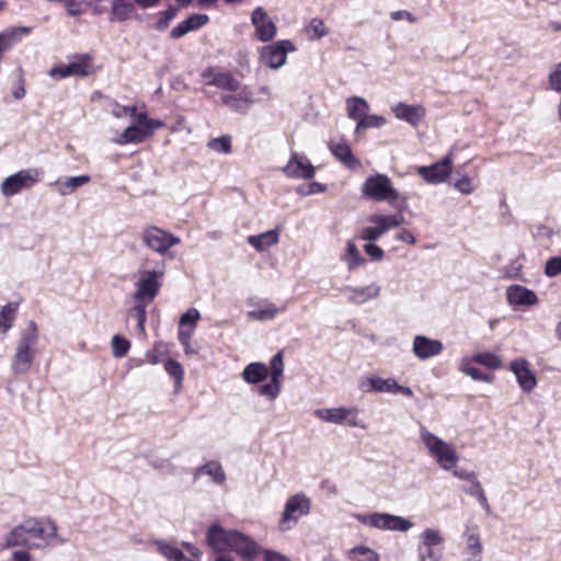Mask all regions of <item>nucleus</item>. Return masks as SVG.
Returning a JSON list of instances; mask_svg holds the SVG:
<instances>
[{
  "instance_id": "f257e3e1",
  "label": "nucleus",
  "mask_w": 561,
  "mask_h": 561,
  "mask_svg": "<svg viewBox=\"0 0 561 561\" xmlns=\"http://www.w3.org/2000/svg\"><path fill=\"white\" fill-rule=\"evenodd\" d=\"M57 536V526L49 518L30 517L12 528L5 536V548L24 547L28 550L41 549Z\"/></svg>"
},
{
  "instance_id": "f03ea898",
  "label": "nucleus",
  "mask_w": 561,
  "mask_h": 561,
  "mask_svg": "<svg viewBox=\"0 0 561 561\" xmlns=\"http://www.w3.org/2000/svg\"><path fill=\"white\" fill-rule=\"evenodd\" d=\"M271 379L267 383L260 386L257 392L260 396L270 401H274L282 391V382L284 380V354L278 351L270 360V365L253 362L248 364L241 376L243 380L250 385H259L263 382L267 376Z\"/></svg>"
},
{
  "instance_id": "7ed1b4c3",
  "label": "nucleus",
  "mask_w": 561,
  "mask_h": 561,
  "mask_svg": "<svg viewBox=\"0 0 561 561\" xmlns=\"http://www.w3.org/2000/svg\"><path fill=\"white\" fill-rule=\"evenodd\" d=\"M362 194L374 202H387L392 206L398 203L407 204L408 197L402 195L394 186L391 179L385 173L369 175L362 185Z\"/></svg>"
},
{
  "instance_id": "20e7f679",
  "label": "nucleus",
  "mask_w": 561,
  "mask_h": 561,
  "mask_svg": "<svg viewBox=\"0 0 561 561\" xmlns=\"http://www.w3.org/2000/svg\"><path fill=\"white\" fill-rule=\"evenodd\" d=\"M38 328L35 321H30L27 328L21 333L11 368L15 375L26 374L35 359L38 343Z\"/></svg>"
},
{
  "instance_id": "39448f33",
  "label": "nucleus",
  "mask_w": 561,
  "mask_h": 561,
  "mask_svg": "<svg viewBox=\"0 0 561 561\" xmlns=\"http://www.w3.org/2000/svg\"><path fill=\"white\" fill-rule=\"evenodd\" d=\"M165 123L161 119L148 116L147 105L140 104V111L134 118V124L128 126L116 139L118 145L134 144L138 145L146 139L151 138L156 130L163 128Z\"/></svg>"
},
{
  "instance_id": "423d86ee",
  "label": "nucleus",
  "mask_w": 561,
  "mask_h": 561,
  "mask_svg": "<svg viewBox=\"0 0 561 561\" xmlns=\"http://www.w3.org/2000/svg\"><path fill=\"white\" fill-rule=\"evenodd\" d=\"M421 439L440 468L450 470L456 467L458 456L453 445L444 442L425 427L421 430Z\"/></svg>"
},
{
  "instance_id": "0eeeda50",
  "label": "nucleus",
  "mask_w": 561,
  "mask_h": 561,
  "mask_svg": "<svg viewBox=\"0 0 561 561\" xmlns=\"http://www.w3.org/2000/svg\"><path fill=\"white\" fill-rule=\"evenodd\" d=\"M94 72L92 55L79 54L73 57L71 62L53 67L49 70V76L55 80H61L68 77H88Z\"/></svg>"
},
{
  "instance_id": "6e6552de",
  "label": "nucleus",
  "mask_w": 561,
  "mask_h": 561,
  "mask_svg": "<svg viewBox=\"0 0 561 561\" xmlns=\"http://www.w3.org/2000/svg\"><path fill=\"white\" fill-rule=\"evenodd\" d=\"M357 520L368 527L392 530V531H408L413 527V523L401 517L388 513H370L357 515Z\"/></svg>"
},
{
  "instance_id": "1a4fd4ad",
  "label": "nucleus",
  "mask_w": 561,
  "mask_h": 561,
  "mask_svg": "<svg viewBox=\"0 0 561 561\" xmlns=\"http://www.w3.org/2000/svg\"><path fill=\"white\" fill-rule=\"evenodd\" d=\"M163 275L162 271H140L139 279L136 283V291L134 293L135 301L151 304L160 293Z\"/></svg>"
},
{
  "instance_id": "9d476101",
  "label": "nucleus",
  "mask_w": 561,
  "mask_h": 561,
  "mask_svg": "<svg viewBox=\"0 0 561 561\" xmlns=\"http://www.w3.org/2000/svg\"><path fill=\"white\" fill-rule=\"evenodd\" d=\"M368 221L374 226L364 228L360 231L359 239L364 241L374 242L378 240L382 234L392 228L399 227L403 217L401 215H382L374 214L369 216Z\"/></svg>"
},
{
  "instance_id": "9b49d317",
  "label": "nucleus",
  "mask_w": 561,
  "mask_h": 561,
  "mask_svg": "<svg viewBox=\"0 0 561 561\" xmlns=\"http://www.w3.org/2000/svg\"><path fill=\"white\" fill-rule=\"evenodd\" d=\"M42 172L38 169L21 170L1 183V193L7 196L19 194L24 188L32 187L39 181Z\"/></svg>"
},
{
  "instance_id": "f8f14e48",
  "label": "nucleus",
  "mask_w": 561,
  "mask_h": 561,
  "mask_svg": "<svg viewBox=\"0 0 561 561\" xmlns=\"http://www.w3.org/2000/svg\"><path fill=\"white\" fill-rule=\"evenodd\" d=\"M295 49L296 47L290 41L282 39L262 47L260 59L266 67L278 69L286 62L287 54Z\"/></svg>"
},
{
  "instance_id": "ddd939ff",
  "label": "nucleus",
  "mask_w": 561,
  "mask_h": 561,
  "mask_svg": "<svg viewBox=\"0 0 561 561\" xmlns=\"http://www.w3.org/2000/svg\"><path fill=\"white\" fill-rule=\"evenodd\" d=\"M358 413L359 410L356 407L318 409L314 412L316 416L324 422L351 427L362 426L358 422Z\"/></svg>"
},
{
  "instance_id": "4468645a",
  "label": "nucleus",
  "mask_w": 561,
  "mask_h": 561,
  "mask_svg": "<svg viewBox=\"0 0 561 561\" xmlns=\"http://www.w3.org/2000/svg\"><path fill=\"white\" fill-rule=\"evenodd\" d=\"M454 153L449 151L438 162L427 167H420L417 174L430 184H440L445 182L453 171Z\"/></svg>"
},
{
  "instance_id": "2eb2a0df",
  "label": "nucleus",
  "mask_w": 561,
  "mask_h": 561,
  "mask_svg": "<svg viewBox=\"0 0 561 561\" xmlns=\"http://www.w3.org/2000/svg\"><path fill=\"white\" fill-rule=\"evenodd\" d=\"M142 240L148 248L162 254L175 244L180 243V239L178 237L157 226H149L145 228L142 232Z\"/></svg>"
},
{
  "instance_id": "dca6fc26",
  "label": "nucleus",
  "mask_w": 561,
  "mask_h": 561,
  "mask_svg": "<svg viewBox=\"0 0 561 561\" xmlns=\"http://www.w3.org/2000/svg\"><path fill=\"white\" fill-rule=\"evenodd\" d=\"M201 77L206 85H213L220 90L236 92L240 90L241 83L230 71H220L217 67H206Z\"/></svg>"
},
{
  "instance_id": "f3484780",
  "label": "nucleus",
  "mask_w": 561,
  "mask_h": 561,
  "mask_svg": "<svg viewBox=\"0 0 561 561\" xmlns=\"http://www.w3.org/2000/svg\"><path fill=\"white\" fill-rule=\"evenodd\" d=\"M310 507L311 502L304 493L290 496L285 504L280 523L283 525L289 522L297 523L300 517L309 514Z\"/></svg>"
},
{
  "instance_id": "a211bd4d",
  "label": "nucleus",
  "mask_w": 561,
  "mask_h": 561,
  "mask_svg": "<svg viewBox=\"0 0 561 561\" xmlns=\"http://www.w3.org/2000/svg\"><path fill=\"white\" fill-rule=\"evenodd\" d=\"M283 172L289 179L310 180L316 174V168L305 156L293 152Z\"/></svg>"
},
{
  "instance_id": "6ab92c4d",
  "label": "nucleus",
  "mask_w": 561,
  "mask_h": 561,
  "mask_svg": "<svg viewBox=\"0 0 561 561\" xmlns=\"http://www.w3.org/2000/svg\"><path fill=\"white\" fill-rule=\"evenodd\" d=\"M237 530H226L220 525H211L207 530L208 546L217 551H230Z\"/></svg>"
},
{
  "instance_id": "aec40b11",
  "label": "nucleus",
  "mask_w": 561,
  "mask_h": 561,
  "mask_svg": "<svg viewBox=\"0 0 561 561\" xmlns=\"http://www.w3.org/2000/svg\"><path fill=\"white\" fill-rule=\"evenodd\" d=\"M328 147L334 158L340 161L344 167L355 170L360 165L359 159H357L347 141L343 138L331 139Z\"/></svg>"
},
{
  "instance_id": "412c9836",
  "label": "nucleus",
  "mask_w": 561,
  "mask_h": 561,
  "mask_svg": "<svg viewBox=\"0 0 561 561\" xmlns=\"http://www.w3.org/2000/svg\"><path fill=\"white\" fill-rule=\"evenodd\" d=\"M510 369L516 376L519 387L525 392H531L537 386L535 374L529 367V363L524 358L514 359L510 364Z\"/></svg>"
},
{
  "instance_id": "4be33fe9",
  "label": "nucleus",
  "mask_w": 561,
  "mask_h": 561,
  "mask_svg": "<svg viewBox=\"0 0 561 561\" xmlns=\"http://www.w3.org/2000/svg\"><path fill=\"white\" fill-rule=\"evenodd\" d=\"M230 551L236 552L243 561H253L261 553V548L253 539L237 531Z\"/></svg>"
},
{
  "instance_id": "5701e85b",
  "label": "nucleus",
  "mask_w": 561,
  "mask_h": 561,
  "mask_svg": "<svg viewBox=\"0 0 561 561\" xmlns=\"http://www.w3.org/2000/svg\"><path fill=\"white\" fill-rule=\"evenodd\" d=\"M444 350L439 340H432L424 335H416L413 340L412 352L421 360L439 355Z\"/></svg>"
},
{
  "instance_id": "b1692460",
  "label": "nucleus",
  "mask_w": 561,
  "mask_h": 561,
  "mask_svg": "<svg viewBox=\"0 0 561 561\" xmlns=\"http://www.w3.org/2000/svg\"><path fill=\"white\" fill-rule=\"evenodd\" d=\"M392 112L398 119L407 122L414 127L419 126L426 115V110L423 105H411L402 102L396 104L392 107Z\"/></svg>"
},
{
  "instance_id": "393cba45",
  "label": "nucleus",
  "mask_w": 561,
  "mask_h": 561,
  "mask_svg": "<svg viewBox=\"0 0 561 561\" xmlns=\"http://www.w3.org/2000/svg\"><path fill=\"white\" fill-rule=\"evenodd\" d=\"M222 103L230 110L245 114L254 102L253 93L247 87L237 94H225L221 96Z\"/></svg>"
},
{
  "instance_id": "a878e982",
  "label": "nucleus",
  "mask_w": 561,
  "mask_h": 561,
  "mask_svg": "<svg viewBox=\"0 0 561 561\" xmlns=\"http://www.w3.org/2000/svg\"><path fill=\"white\" fill-rule=\"evenodd\" d=\"M506 298L513 306H534L538 302L535 291L520 285L510 286L506 290Z\"/></svg>"
},
{
  "instance_id": "bb28decb",
  "label": "nucleus",
  "mask_w": 561,
  "mask_h": 561,
  "mask_svg": "<svg viewBox=\"0 0 561 561\" xmlns=\"http://www.w3.org/2000/svg\"><path fill=\"white\" fill-rule=\"evenodd\" d=\"M396 380L393 378L382 379L377 375L363 377L358 381V388L363 392H387L392 393Z\"/></svg>"
},
{
  "instance_id": "cd10ccee",
  "label": "nucleus",
  "mask_w": 561,
  "mask_h": 561,
  "mask_svg": "<svg viewBox=\"0 0 561 561\" xmlns=\"http://www.w3.org/2000/svg\"><path fill=\"white\" fill-rule=\"evenodd\" d=\"M251 21L255 26V35H276L277 27L263 8L257 7L252 12Z\"/></svg>"
},
{
  "instance_id": "c85d7f7f",
  "label": "nucleus",
  "mask_w": 561,
  "mask_h": 561,
  "mask_svg": "<svg viewBox=\"0 0 561 561\" xmlns=\"http://www.w3.org/2000/svg\"><path fill=\"white\" fill-rule=\"evenodd\" d=\"M463 553L467 556L466 561H481L483 546L480 535L477 530L466 534V546Z\"/></svg>"
},
{
  "instance_id": "c756f323",
  "label": "nucleus",
  "mask_w": 561,
  "mask_h": 561,
  "mask_svg": "<svg viewBox=\"0 0 561 561\" xmlns=\"http://www.w3.org/2000/svg\"><path fill=\"white\" fill-rule=\"evenodd\" d=\"M279 240V231L278 229L268 230L266 232L249 236L248 243L252 245L257 251H264L272 245L278 243Z\"/></svg>"
},
{
  "instance_id": "7c9ffc66",
  "label": "nucleus",
  "mask_w": 561,
  "mask_h": 561,
  "mask_svg": "<svg viewBox=\"0 0 561 561\" xmlns=\"http://www.w3.org/2000/svg\"><path fill=\"white\" fill-rule=\"evenodd\" d=\"M206 14H193L176 25L170 35H185L188 32H194L208 22Z\"/></svg>"
},
{
  "instance_id": "2f4dec72",
  "label": "nucleus",
  "mask_w": 561,
  "mask_h": 561,
  "mask_svg": "<svg viewBox=\"0 0 561 561\" xmlns=\"http://www.w3.org/2000/svg\"><path fill=\"white\" fill-rule=\"evenodd\" d=\"M369 110L368 102L360 96H351L346 100L347 116L357 123Z\"/></svg>"
},
{
  "instance_id": "473e14b6",
  "label": "nucleus",
  "mask_w": 561,
  "mask_h": 561,
  "mask_svg": "<svg viewBox=\"0 0 561 561\" xmlns=\"http://www.w3.org/2000/svg\"><path fill=\"white\" fill-rule=\"evenodd\" d=\"M345 290L348 293V301L357 305L376 298L379 294V287L375 285H369L362 288L347 287Z\"/></svg>"
},
{
  "instance_id": "72a5a7b5",
  "label": "nucleus",
  "mask_w": 561,
  "mask_h": 561,
  "mask_svg": "<svg viewBox=\"0 0 561 561\" xmlns=\"http://www.w3.org/2000/svg\"><path fill=\"white\" fill-rule=\"evenodd\" d=\"M170 354V345L167 342L158 341L154 342L152 347L146 352L145 360L150 365H157L159 363H164V359Z\"/></svg>"
},
{
  "instance_id": "f704fd0d",
  "label": "nucleus",
  "mask_w": 561,
  "mask_h": 561,
  "mask_svg": "<svg viewBox=\"0 0 561 561\" xmlns=\"http://www.w3.org/2000/svg\"><path fill=\"white\" fill-rule=\"evenodd\" d=\"M284 311V308H277L273 302L265 301L257 308L248 312V318L255 321H266L276 317L278 312Z\"/></svg>"
},
{
  "instance_id": "c9c22d12",
  "label": "nucleus",
  "mask_w": 561,
  "mask_h": 561,
  "mask_svg": "<svg viewBox=\"0 0 561 561\" xmlns=\"http://www.w3.org/2000/svg\"><path fill=\"white\" fill-rule=\"evenodd\" d=\"M89 182H90L89 175H79V176L67 178L65 180H57L55 184L58 188V192L61 195H68L70 193L75 192V190H77L78 187H80Z\"/></svg>"
},
{
  "instance_id": "e433bc0d",
  "label": "nucleus",
  "mask_w": 561,
  "mask_h": 561,
  "mask_svg": "<svg viewBox=\"0 0 561 561\" xmlns=\"http://www.w3.org/2000/svg\"><path fill=\"white\" fill-rule=\"evenodd\" d=\"M157 550L168 561H194L186 557L179 547L172 543L164 541L157 542Z\"/></svg>"
},
{
  "instance_id": "4c0bfd02",
  "label": "nucleus",
  "mask_w": 561,
  "mask_h": 561,
  "mask_svg": "<svg viewBox=\"0 0 561 561\" xmlns=\"http://www.w3.org/2000/svg\"><path fill=\"white\" fill-rule=\"evenodd\" d=\"M471 362L491 370L499 369L503 365L501 357L491 352L477 353L471 357Z\"/></svg>"
},
{
  "instance_id": "58836bf2",
  "label": "nucleus",
  "mask_w": 561,
  "mask_h": 561,
  "mask_svg": "<svg viewBox=\"0 0 561 561\" xmlns=\"http://www.w3.org/2000/svg\"><path fill=\"white\" fill-rule=\"evenodd\" d=\"M19 304L18 302H9L0 311V332H8L13 324L18 312Z\"/></svg>"
},
{
  "instance_id": "ea45409f",
  "label": "nucleus",
  "mask_w": 561,
  "mask_h": 561,
  "mask_svg": "<svg viewBox=\"0 0 561 561\" xmlns=\"http://www.w3.org/2000/svg\"><path fill=\"white\" fill-rule=\"evenodd\" d=\"M347 264L348 270H354L365 263V259L360 255L359 250L353 241L346 244V253L343 259Z\"/></svg>"
},
{
  "instance_id": "a19ab883",
  "label": "nucleus",
  "mask_w": 561,
  "mask_h": 561,
  "mask_svg": "<svg viewBox=\"0 0 561 561\" xmlns=\"http://www.w3.org/2000/svg\"><path fill=\"white\" fill-rule=\"evenodd\" d=\"M473 362L470 359L462 362V371L470 376L473 380L483 381V382H493L494 376L492 374L483 373L481 369L473 366Z\"/></svg>"
},
{
  "instance_id": "79ce46f5",
  "label": "nucleus",
  "mask_w": 561,
  "mask_h": 561,
  "mask_svg": "<svg viewBox=\"0 0 561 561\" xmlns=\"http://www.w3.org/2000/svg\"><path fill=\"white\" fill-rule=\"evenodd\" d=\"M197 473L208 474L213 478L214 482L221 484L226 480V474L222 467L217 461H208L197 469Z\"/></svg>"
},
{
  "instance_id": "37998d69",
  "label": "nucleus",
  "mask_w": 561,
  "mask_h": 561,
  "mask_svg": "<svg viewBox=\"0 0 561 561\" xmlns=\"http://www.w3.org/2000/svg\"><path fill=\"white\" fill-rule=\"evenodd\" d=\"M348 557L353 561H379V554L366 546L354 547L350 550Z\"/></svg>"
},
{
  "instance_id": "c03bdc74",
  "label": "nucleus",
  "mask_w": 561,
  "mask_h": 561,
  "mask_svg": "<svg viewBox=\"0 0 561 561\" xmlns=\"http://www.w3.org/2000/svg\"><path fill=\"white\" fill-rule=\"evenodd\" d=\"M164 370L168 375L174 379L175 386L181 387L184 379L183 366L173 358H167L164 360Z\"/></svg>"
},
{
  "instance_id": "a18cd8bd",
  "label": "nucleus",
  "mask_w": 561,
  "mask_h": 561,
  "mask_svg": "<svg viewBox=\"0 0 561 561\" xmlns=\"http://www.w3.org/2000/svg\"><path fill=\"white\" fill-rule=\"evenodd\" d=\"M386 124V118L381 115H364L356 124V131L365 130L368 128H379Z\"/></svg>"
},
{
  "instance_id": "49530a36",
  "label": "nucleus",
  "mask_w": 561,
  "mask_h": 561,
  "mask_svg": "<svg viewBox=\"0 0 561 561\" xmlns=\"http://www.w3.org/2000/svg\"><path fill=\"white\" fill-rule=\"evenodd\" d=\"M479 179L477 175L468 176L462 175L455 182V188L465 195L471 194L479 186Z\"/></svg>"
},
{
  "instance_id": "de8ad7c7",
  "label": "nucleus",
  "mask_w": 561,
  "mask_h": 561,
  "mask_svg": "<svg viewBox=\"0 0 561 561\" xmlns=\"http://www.w3.org/2000/svg\"><path fill=\"white\" fill-rule=\"evenodd\" d=\"M111 346H112L113 356L117 357V358H122V357L126 356L127 353L129 352L130 342L127 339H125L118 334H115L112 337Z\"/></svg>"
},
{
  "instance_id": "09e8293b",
  "label": "nucleus",
  "mask_w": 561,
  "mask_h": 561,
  "mask_svg": "<svg viewBox=\"0 0 561 561\" xmlns=\"http://www.w3.org/2000/svg\"><path fill=\"white\" fill-rule=\"evenodd\" d=\"M13 75L14 82L11 88L12 95L15 100H21L26 94L24 70L22 68H18Z\"/></svg>"
},
{
  "instance_id": "8fccbe9b",
  "label": "nucleus",
  "mask_w": 561,
  "mask_h": 561,
  "mask_svg": "<svg viewBox=\"0 0 561 561\" xmlns=\"http://www.w3.org/2000/svg\"><path fill=\"white\" fill-rule=\"evenodd\" d=\"M135 306L130 309V316L137 321V328L139 331L145 332V324L147 319L146 308L149 305L145 301H135Z\"/></svg>"
},
{
  "instance_id": "3c124183",
  "label": "nucleus",
  "mask_w": 561,
  "mask_h": 561,
  "mask_svg": "<svg viewBox=\"0 0 561 561\" xmlns=\"http://www.w3.org/2000/svg\"><path fill=\"white\" fill-rule=\"evenodd\" d=\"M421 538H422V542H421L420 547L435 548L443 543V537L440 536L439 531L432 529V528L425 529L422 533Z\"/></svg>"
},
{
  "instance_id": "603ef678",
  "label": "nucleus",
  "mask_w": 561,
  "mask_h": 561,
  "mask_svg": "<svg viewBox=\"0 0 561 561\" xmlns=\"http://www.w3.org/2000/svg\"><path fill=\"white\" fill-rule=\"evenodd\" d=\"M208 148L222 153H230L232 151L231 137L224 135L208 141Z\"/></svg>"
},
{
  "instance_id": "864d4df0",
  "label": "nucleus",
  "mask_w": 561,
  "mask_h": 561,
  "mask_svg": "<svg viewBox=\"0 0 561 561\" xmlns=\"http://www.w3.org/2000/svg\"><path fill=\"white\" fill-rule=\"evenodd\" d=\"M201 319V313L195 308H190L186 312H184L179 321V327L181 328H196L198 320Z\"/></svg>"
},
{
  "instance_id": "5fc2aeb1",
  "label": "nucleus",
  "mask_w": 561,
  "mask_h": 561,
  "mask_svg": "<svg viewBox=\"0 0 561 561\" xmlns=\"http://www.w3.org/2000/svg\"><path fill=\"white\" fill-rule=\"evenodd\" d=\"M133 12V5L124 2L123 0H116L113 3V19L115 20H124Z\"/></svg>"
},
{
  "instance_id": "6e6d98bb",
  "label": "nucleus",
  "mask_w": 561,
  "mask_h": 561,
  "mask_svg": "<svg viewBox=\"0 0 561 561\" xmlns=\"http://www.w3.org/2000/svg\"><path fill=\"white\" fill-rule=\"evenodd\" d=\"M194 333V328H181L179 327L178 339L181 345L184 347L185 354H193L195 351L191 347V339Z\"/></svg>"
},
{
  "instance_id": "4d7b16f0",
  "label": "nucleus",
  "mask_w": 561,
  "mask_h": 561,
  "mask_svg": "<svg viewBox=\"0 0 561 561\" xmlns=\"http://www.w3.org/2000/svg\"><path fill=\"white\" fill-rule=\"evenodd\" d=\"M178 10L175 8H169L168 10L160 12L156 22V28L159 32H163L176 15Z\"/></svg>"
},
{
  "instance_id": "13d9d810",
  "label": "nucleus",
  "mask_w": 561,
  "mask_h": 561,
  "mask_svg": "<svg viewBox=\"0 0 561 561\" xmlns=\"http://www.w3.org/2000/svg\"><path fill=\"white\" fill-rule=\"evenodd\" d=\"M305 32L307 35H325L327 27L324 22L318 18H314L310 21V23L305 27Z\"/></svg>"
},
{
  "instance_id": "bf43d9fd",
  "label": "nucleus",
  "mask_w": 561,
  "mask_h": 561,
  "mask_svg": "<svg viewBox=\"0 0 561 561\" xmlns=\"http://www.w3.org/2000/svg\"><path fill=\"white\" fill-rule=\"evenodd\" d=\"M420 561H440V552L435 548L420 547L417 548Z\"/></svg>"
},
{
  "instance_id": "052dcab7",
  "label": "nucleus",
  "mask_w": 561,
  "mask_h": 561,
  "mask_svg": "<svg viewBox=\"0 0 561 561\" xmlns=\"http://www.w3.org/2000/svg\"><path fill=\"white\" fill-rule=\"evenodd\" d=\"M545 273L549 277H554L561 274V256H554L547 261Z\"/></svg>"
},
{
  "instance_id": "680f3d73",
  "label": "nucleus",
  "mask_w": 561,
  "mask_h": 561,
  "mask_svg": "<svg viewBox=\"0 0 561 561\" xmlns=\"http://www.w3.org/2000/svg\"><path fill=\"white\" fill-rule=\"evenodd\" d=\"M455 476H458V477L463 478V479H468V480H470L472 482L470 489L468 490V493L470 495L478 497L479 496V493H478L479 491L480 492H484L481 483L478 480H476L474 473H468L466 476H462V474H458V472H455Z\"/></svg>"
},
{
  "instance_id": "e2e57ef3",
  "label": "nucleus",
  "mask_w": 561,
  "mask_h": 561,
  "mask_svg": "<svg viewBox=\"0 0 561 561\" xmlns=\"http://www.w3.org/2000/svg\"><path fill=\"white\" fill-rule=\"evenodd\" d=\"M364 251L366 252L367 255H369L373 260L376 261H380L385 256V251L373 242L366 243L364 245Z\"/></svg>"
},
{
  "instance_id": "0e129e2a",
  "label": "nucleus",
  "mask_w": 561,
  "mask_h": 561,
  "mask_svg": "<svg viewBox=\"0 0 561 561\" xmlns=\"http://www.w3.org/2000/svg\"><path fill=\"white\" fill-rule=\"evenodd\" d=\"M264 561H290L286 556L273 551V550H264Z\"/></svg>"
},
{
  "instance_id": "69168bd1",
  "label": "nucleus",
  "mask_w": 561,
  "mask_h": 561,
  "mask_svg": "<svg viewBox=\"0 0 561 561\" xmlns=\"http://www.w3.org/2000/svg\"><path fill=\"white\" fill-rule=\"evenodd\" d=\"M397 240H400V241L405 242L408 244H414L416 242L415 237L408 229H402L400 232H398Z\"/></svg>"
},
{
  "instance_id": "338daca9",
  "label": "nucleus",
  "mask_w": 561,
  "mask_h": 561,
  "mask_svg": "<svg viewBox=\"0 0 561 561\" xmlns=\"http://www.w3.org/2000/svg\"><path fill=\"white\" fill-rule=\"evenodd\" d=\"M66 9L70 15H79L81 13V3L75 0L66 2Z\"/></svg>"
},
{
  "instance_id": "774afa93",
  "label": "nucleus",
  "mask_w": 561,
  "mask_h": 561,
  "mask_svg": "<svg viewBox=\"0 0 561 561\" xmlns=\"http://www.w3.org/2000/svg\"><path fill=\"white\" fill-rule=\"evenodd\" d=\"M391 19L394 20V21H399V20H402V19H407L410 22L414 21L413 15L409 11H405V10L392 12L391 13Z\"/></svg>"
}]
</instances>
